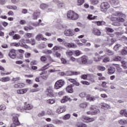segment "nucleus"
Listing matches in <instances>:
<instances>
[{
	"label": "nucleus",
	"instance_id": "1",
	"mask_svg": "<svg viewBox=\"0 0 127 127\" xmlns=\"http://www.w3.org/2000/svg\"><path fill=\"white\" fill-rule=\"evenodd\" d=\"M127 16L122 12H116L114 15L110 16V18L112 21H118V22H124Z\"/></svg>",
	"mask_w": 127,
	"mask_h": 127
},
{
	"label": "nucleus",
	"instance_id": "2",
	"mask_svg": "<svg viewBox=\"0 0 127 127\" xmlns=\"http://www.w3.org/2000/svg\"><path fill=\"white\" fill-rule=\"evenodd\" d=\"M79 15L73 11L69 10L67 13V19H71L72 20H76L78 19Z\"/></svg>",
	"mask_w": 127,
	"mask_h": 127
},
{
	"label": "nucleus",
	"instance_id": "3",
	"mask_svg": "<svg viewBox=\"0 0 127 127\" xmlns=\"http://www.w3.org/2000/svg\"><path fill=\"white\" fill-rule=\"evenodd\" d=\"M57 40L59 42H63L65 47H68L69 48H76V47H77V45H76V44L65 42L63 39L61 38H58Z\"/></svg>",
	"mask_w": 127,
	"mask_h": 127
},
{
	"label": "nucleus",
	"instance_id": "4",
	"mask_svg": "<svg viewBox=\"0 0 127 127\" xmlns=\"http://www.w3.org/2000/svg\"><path fill=\"white\" fill-rule=\"evenodd\" d=\"M33 106L31 105V104H27V103H25L24 108L21 107V106L17 107V111H19V112H23L24 110H32Z\"/></svg>",
	"mask_w": 127,
	"mask_h": 127
},
{
	"label": "nucleus",
	"instance_id": "5",
	"mask_svg": "<svg viewBox=\"0 0 127 127\" xmlns=\"http://www.w3.org/2000/svg\"><path fill=\"white\" fill-rule=\"evenodd\" d=\"M65 84V81L64 80L61 79L58 80L55 84L54 88L56 90H58V89H60V88H62L63 85Z\"/></svg>",
	"mask_w": 127,
	"mask_h": 127
},
{
	"label": "nucleus",
	"instance_id": "6",
	"mask_svg": "<svg viewBox=\"0 0 127 127\" xmlns=\"http://www.w3.org/2000/svg\"><path fill=\"white\" fill-rule=\"evenodd\" d=\"M100 8L102 11H105L110 8V4L108 2H103L100 5Z\"/></svg>",
	"mask_w": 127,
	"mask_h": 127
},
{
	"label": "nucleus",
	"instance_id": "7",
	"mask_svg": "<svg viewBox=\"0 0 127 127\" xmlns=\"http://www.w3.org/2000/svg\"><path fill=\"white\" fill-rule=\"evenodd\" d=\"M17 116L18 115L13 116L12 120L13 123L11 124L10 127H16V126H18V125H19V121H18V117H17Z\"/></svg>",
	"mask_w": 127,
	"mask_h": 127
},
{
	"label": "nucleus",
	"instance_id": "8",
	"mask_svg": "<svg viewBox=\"0 0 127 127\" xmlns=\"http://www.w3.org/2000/svg\"><path fill=\"white\" fill-rule=\"evenodd\" d=\"M64 34L65 36H73L75 34V32L73 30L66 29L64 31Z\"/></svg>",
	"mask_w": 127,
	"mask_h": 127
},
{
	"label": "nucleus",
	"instance_id": "9",
	"mask_svg": "<svg viewBox=\"0 0 127 127\" xmlns=\"http://www.w3.org/2000/svg\"><path fill=\"white\" fill-rule=\"evenodd\" d=\"M81 120L82 122H84V123H91V122H94L95 121V119L87 117L86 116H83L81 118Z\"/></svg>",
	"mask_w": 127,
	"mask_h": 127
},
{
	"label": "nucleus",
	"instance_id": "10",
	"mask_svg": "<svg viewBox=\"0 0 127 127\" xmlns=\"http://www.w3.org/2000/svg\"><path fill=\"white\" fill-rule=\"evenodd\" d=\"M8 56L12 59H15V58H16V53L15 52V50H11L9 52Z\"/></svg>",
	"mask_w": 127,
	"mask_h": 127
},
{
	"label": "nucleus",
	"instance_id": "11",
	"mask_svg": "<svg viewBox=\"0 0 127 127\" xmlns=\"http://www.w3.org/2000/svg\"><path fill=\"white\" fill-rule=\"evenodd\" d=\"M78 61H81L80 64H87V62H88V57L83 56L79 59Z\"/></svg>",
	"mask_w": 127,
	"mask_h": 127
},
{
	"label": "nucleus",
	"instance_id": "12",
	"mask_svg": "<svg viewBox=\"0 0 127 127\" xmlns=\"http://www.w3.org/2000/svg\"><path fill=\"white\" fill-rule=\"evenodd\" d=\"M90 110L92 111L93 115H98L100 113V110L98 109V107L97 106H92L90 108Z\"/></svg>",
	"mask_w": 127,
	"mask_h": 127
},
{
	"label": "nucleus",
	"instance_id": "13",
	"mask_svg": "<svg viewBox=\"0 0 127 127\" xmlns=\"http://www.w3.org/2000/svg\"><path fill=\"white\" fill-rule=\"evenodd\" d=\"M81 72L77 71H68L66 72V76H72V75H80Z\"/></svg>",
	"mask_w": 127,
	"mask_h": 127
},
{
	"label": "nucleus",
	"instance_id": "14",
	"mask_svg": "<svg viewBox=\"0 0 127 127\" xmlns=\"http://www.w3.org/2000/svg\"><path fill=\"white\" fill-rule=\"evenodd\" d=\"M28 88H24L22 89H18L16 91L17 94L22 95L23 94H25L27 92Z\"/></svg>",
	"mask_w": 127,
	"mask_h": 127
},
{
	"label": "nucleus",
	"instance_id": "15",
	"mask_svg": "<svg viewBox=\"0 0 127 127\" xmlns=\"http://www.w3.org/2000/svg\"><path fill=\"white\" fill-rule=\"evenodd\" d=\"M68 101L71 102L72 100H71V98H70V97H69L68 96H64L61 100V102L63 104H64V103H67Z\"/></svg>",
	"mask_w": 127,
	"mask_h": 127
},
{
	"label": "nucleus",
	"instance_id": "16",
	"mask_svg": "<svg viewBox=\"0 0 127 127\" xmlns=\"http://www.w3.org/2000/svg\"><path fill=\"white\" fill-rule=\"evenodd\" d=\"M73 86H74V84H70L69 85H68L66 88V92H67V93H73Z\"/></svg>",
	"mask_w": 127,
	"mask_h": 127
},
{
	"label": "nucleus",
	"instance_id": "17",
	"mask_svg": "<svg viewBox=\"0 0 127 127\" xmlns=\"http://www.w3.org/2000/svg\"><path fill=\"white\" fill-rule=\"evenodd\" d=\"M65 111L66 109L64 107H59L56 111V113L57 114H62V113L65 112Z\"/></svg>",
	"mask_w": 127,
	"mask_h": 127
},
{
	"label": "nucleus",
	"instance_id": "18",
	"mask_svg": "<svg viewBox=\"0 0 127 127\" xmlns=\"http://www.w3.org/2000/svg\"><path fill=\"white\" fill-rule=\"evenodd\" d=\"M92 32L94 35H97L98 36H100L101 34V31L97 28H94Z\"/></svg>",
	"mask_w": 127,
	"mask_h": 127
},
{
	"label": "nucleus",
	"instance_id": "19",
	"mask_svg": "<svg viewBox=\"0 0 127 127\" xmlns=\"http://www.w3.org/2000/svg\"><path fill=\"white\" fill-rule=\"evenodd\" d=\"M10 80V78H9V77L8 76L3 77L0 78V81L1 82H3V83L8 82Z\"/></svg>",
	"mask_w": 127,
	"mask_h": 127
},
{
	"label": "nucleus",
	"instance_id": "20",
	"mask_svg": "<svg viewBox=\"0 0 127 127\" xmlns=\"http://www.w3.org/2000/svg\"><path fill=\"white\" fill-rule=\"evenodd\" d=\"M52 122L53 124H55L56 125H61V124H63V121L58 119H54L52 121Z\"/></svg>",
	"mask_w": 127,
	"mask_h": 127
},
{
	"label": "nucleus",
	"instance_id": "21",
	"mask_svg": "<svg viewBox=\"0 0 127 127\" xmlns=\"http://www.w3.org/2000/svg\"><path fill=\"white\" fill-rule=\"evenodd\" d=\"M25 86V84L24 83H17L15 85H14V88H23Z\"/></svg>",
	"mask_w": 127,
	"mask_h": 127
},
{
	"label": "nucleus",
	"instance_id": "22",
	"mask_svg": "<svg viewBox=\"0 0 127 127\" xmlns=\"http://www.w3.org/2000/svg\"><path fill=\"white\" fill-rule=\"evenodd\" d=\"M101 105L103 109H111V106L108 104L103 102L101 103Z\"/></svg>",
	"mask_w": 127,
	"mask_h": 127
},
{
	"label": "nucleus",
	"instance_id": "23",
	"mask_svg": "<svg viewBox=\"0 0 127 127\" xmlns=\"http://www.w3.org/2000/svg\"><path fill=\"white\" fill-rule=\"evenodd\" d=\"M110 2L113 5H118L120 3V1L118 0H110Z\"/></svg>",
	"mask_w": 127,
	"mask_h": 127
},
{
	"label": "nucleus",
	"instance_id": "24",
	"mask_svg": "<svg viewBox=\"0 0 127 127\" xmlns=\"http://www.w3.org/2000/svg\"><path fill=\"white\" fill-rule=\"evenodd\" d=\"M40 13L38 12L37 11H35L33 14V19H37L38 17H39V15Z\"/></svg>",
	"mask_w": 127,
	"mask_h": 127
},
{
	"label": "nucleus",
	"instance_id": "25",
	"mask_svg": "<svg viewBox=\"0 0 127 127\" xmlns=\"http://www.w3.org/2000/svg\"><path fill=\"white\" fill-rule=\"evenodd\" d=\"M116 42V40L115 39H111L110 40H108V45L109 46H112L114 43Z\"/></svg>",
	"mask_w": 127,
	"mask_h": 127
},
{
	"label": "nucleus",
	"instance_id": "26",
	"mask_svg": "<svg viewBox=\"0 0 127 127\" xmlns=\"http://www.w3.org/2000/svg\"><path fill=\"white\" fill-rule=\"evenodd\" d=\"M116 72V68L114 67H111L108 69L109 74H114Z\"/></svg>",
	"mask_w": 127,
	"mask_h": 127
},
{
	"label": "nucleus",
	"instance_id": "27",
	"mask_svg": "<svg viewBox=\"0 0 127 127\" xmlns=\"http://www.w3.org/2000/svg\"><path fill=\"white\" fill-rule=\"evenodd\" d=\"M96 99H97V97L92 96H87L86 98V100L87 101H90V102H94V101H95Z\"/></svg>",
	"mask_w": 127,
	"mask_h": 127
},
{
	"label": "nucleus",
	"instance_id": "28",
	"mask_svg": "<svg viewBox=\"0 0 127 127\" xmlns=\"http://www.w3.org/2000/svg\"><path fill=\"white\" fill-rule=\"evenodd\" d=\"M48 97H54V93H53V90L52 89H48Z\"/></svg>",
	"mask_w": 127,
	"mask_h": 127
},
{
	"label": "nucleus",
	"instance_id": "29",
	"mask_svg": "<svg viewBox=\"0 0 127 127\" xmlns=\"http://www.w3.org/2000/svg\"><path fill=\"white\" fill-rule=\"evenodd\" d=\"M119 123L120 125H127V119H121L119 121Z\"/></svg>",
	"mask_w": 127,
	"mask_h": 127
},
{
	"label": "nucleus",
	"instance_id": "30",
	"mask_svg": "<svg viewBox=\"0 0 127 127\" xmlns=\"http://www.w3.org/2000/svg\"><path fill=\"white\" fill-rule=\"evenodd\" d=\"M50 65V64H47L46 65H45L44 66H43L39 71H45V70H47L48 69V66Z\"/></svg>",
	"mask_w": 127,
	"mask_h": 127
},
{
	"label": "nucleus",
	"instance_id": "31",
	"mask_svg": "<svg viewBox=\"0 0 127 127\" xmlns=\"http://www.w3.org/2000/svg\"><path fill=\"white\" fill-rule=\"evenodd\" d=\"M113 60L114 61H121L122 60V57L119 56H115L113 58Z\"/></svg>",
	"mask_w": 127,
	"mask_h": 127
},
{
	"label": "nucleus",
	"instance_id": "32",
	"mask_svg": "<svg viewBox=\"0 0 127 127\" xmlns=\"http://www.w3.org/2000/svg\"><path fill=\"white\" fill-rule=\"evenodd\" d=\"M40 7L41 9H46L48 7V5L45 3L41 4Z\"/></svg>",
	"mask_w": 127,
	"mask_h": 127
},
{
	"label": "nucleus",
	"instance_id": "33",
	"mask_svg": "<svg viewBox=\"0 0 127 127\" xmlns=\"http://www.w3.org/2000/svg\"><path fill=\"white\" fill-rule=\"evenodd\" d=\"M76 127H87L86 124L82 123H78L76 124Z\"/></svg>",
	"mask_w": 127,
	"mask_h": 127
},
{
	"label": "nucleus",
	"instance_id": "34",
	"mask_svg": "<svg viewBox=\"0 0 127 127\" xmlns=\"http://www.w3.org/2000/svg\"><path fill=\"white\" fill-rule=\"evenodd\" d=\"M55 103V100H54V99H48L47 101V103L50 104V105H52V104H54Z\"/></svg>",
	"mask_w": 127,
	"mask_h": 127
},
{
	"label": "nucleus",
	"instance_id": "35",
	"mask_svg": "<svg viewBox=\"0 0 127 127\" xmlns=\"http://www.w3.org/2000/svg\"><path fill=\"white\" fill-rule=\"evenodd\" d=\"M19 44H20V46H21V47H23L25 44V40H21L19 42Z\"/></svg>",
	"mask_w": 127,
	"mask_h": 127
},
{
	"label": "nucleus",
	"instance_id": "36",
	"mask_svg": "<svg viewBox=\"0 0 127 127\" xmlns=\"http://www.w3.org/2000/svg\"><path fill=\"white\" fill-rule=\"evenodd\" d=\"M13 39L14 40H18V39H20V36L18 34H15L12 36Z\"/></svg>",
	"mask_w": 127,
	"mask_h": 127
},
{
	"label": "nucleus",
	"instance_id": "37",
	"mask_svg": "<svg viewBox=\"0 0 127 127\" xmlns=\"http://www.w3.org/2000/svg\"><path fill=\"white\" fill-rule=\"evenodd\" d=\"M42 38V34H39L36 37V39L38 41H40Z\"/></svg>",
	"mask_w": 127,
	"mask_h": 127
},
{
	"label": "nucleus",
	"instance_id": "38",
	"mask_svg": "<svg viewBox=\"0 0 127 127\" xmlns=\"http://www.w3.org/2000/svg\"><path fill=\"white\" fill-rule=\"evenodd\" d=\"M96 17H97V16H93L92 14L88 15L87 18L88 19H89L90 20H92L93 19H95Z\"/></svg>",
	"mask_w": 127,
	"mask_h": 127
},
{
	"label": "nucleus",
	"instance_id": "39",
	"mask_svg": "<svg viewBox=\"0 0 127 127\" xmlns=\"http://www.w3.org/2000/svg\"><path fill=\"white\" fill-rule=\"evenodd\" d=\"M63 48H62V47H60V46H55L53 49V50H54L55 51H58V50H61L62 49H63Z\"/></svg>",
	"mask_w": 127,
	"mask_h": 127
},
{
	"label": "nucleus",
	"instance_id": "40",
	"mask_svg": "<svg viewBox=\"0 0 127 127\" xmlns=\"http://www.w3.org/2000/svg\"><path fill=\"white\" fill-rule=\"evenodd\" d=\"M121 54L122 55H127V48H124L121 51Z\"/></svg>",
	"mask_w": 127,
	"mask_h": 127
},
{
	"label": "nucleus",
	"instance_id": "41",
	"mask_svg": "<svg viewBox=\"0 0 127 127\" xmlns=\"http://www.w3.org/2000/svg\"><path fill=\"white\" fill-rule=\"evenodd\" d=\"M70 118H71V115H70V114H66L65 115H64V116L63 117V120H69V119H70Z\"/></svg>",
	"mask_w": 127,
	"mask_h": 127
},
{
	"label": "nucleus",
	"instance_id": "42",
	"mask_svg": "<svg viewBox=\"0 0 127 127\" xmlns=\"http://www.w3.org/2000/svg\"><path fill=\"white\" fill-rule=\"evenodd\" d=\"M77 5H82L84 2H85V0H77Z\"/></svg>",
	"mask_w": 127,
	"mask_h": 127
},
{
	"label": "nucleus",
	"instance_id": "43",
	"mask_svg": "<svg viewBox=\"0 0 127 127\" xmlns=\"http://www.w3.org/2000/svg\"><path fill=\"white\" fill-rule=\"evenodd\" d=\"M90 78L89 79V81L90 82H92V83H94L95 82V76L93 75H90Z\"/></svg>",
	"mask_w": 127,
	"mask_h": 127
},
{
	"label": "nucleus",
	"instance_id": "44",
	"mask_svg": "<svg viewBox=\"0 0 127 127\" xmlns=\"http://www.w3.org/2000/svg\"><path fill=\"white\" fill-rule=\"evenodd\" d=\"M58 5L59 8H62V7H63V6H64V3L59 1L58 2Z\"/></svg>",
	"mask_w": 127,
	"mask_h": 127
},
{
	"label": "nucleus",
	"instance_id": "45",
	"mask_svg": "<svg viewBox=\"0 0 127 127\" xmlns=\"http://www.w3.org/2000/svg\"><path fill=\"white\" fill-rule=\"evenodd\" d=\"M87 106H88L87 103H81L79 105L80 108H82V109H84V108H86Z\"/></svg>",
	"mask_w": 127,
	"mask_h": 127
},
{
	"label": "nucleus",
	"instance_id": "46",
	"mask_svg": "<svg viewBox=\"0 0 127 127\" xmlns=\"http://www.w3.org/2000/svg\"><path fill=\"white\" fill-rule=\"evenodd\" d=\"M106 30L107 31V32H110V33H113L115 30L114 29L109 28V27H106Z\"/></svg>",
	"mask_w": 127,
	"mask_h": 127
},
{
	"label": "nucleus",
	"instance_id": "47",
	"mask_svg": "<svg viewBox=\"0 0 127 127\" xmlns=\"http://www.w3.org/2000/svg\"><path fill=\"white\" fill-rule=\"evenodd\" d=\"M120 47H121V45L118 44L114 46V50L117 51V50H119V48H120Z\"/></svg>",
	"mask_w": 127,
	"mask_h": 127
},
{
	"label": "nucleus",
	"instance_id": "48",
	"mask_svg": "<svg viewBox=\"0 0 127 127\" xmlns=\"http://www.w3.org/2000/svg\"><path fill=\"white\" fill-rule=\"evenodd\" d=\"M112 25H114L115 26H120L121 24L120 23V22L115 21V22L112 23Z\"/></svg>",
	"mask_w": 127,
	"mask_h": 127
},
{
	"label": "nucleus",
	"instance_id": "49",
	"mask_svg": "<svg viewBox=\"0 0 127 127\" xmlns=\"http://www.w3.org/2000/svg\"><path fill=\"white\" fill-rule=\"evenodd\" d=\"M25 35L27 38H31L33 36V34L30 33H27L25 34Z\"/></svg>",
	"mask_w": 127,
	"mask_h": 127
},
{
	"label": "nucleus",
	"instance_id": "50",
	"mask_svg": "<svg viewBox=\"0 0 127 127\" xmlns=\"http://www.w3.org/2000/svg\"><path fill=\"white\" fill-rule=\"evenodd\" d=\"M0 110L4 111L6 109V106H5V105L2 104L0 105Z\"/></svg>",
	"mask_w": 127,
	"mask_h": 127
},
{
	"label": "nucleus",
	"instance_id": "51",
	"mask_svg": "<svg viewBox=\"0 0 127 127\" xmlns=\"http://www.w3.org/2000/svg\"><path fill=\"white\" fill-rule=\"evenodd\" d=\"M98 69L99 70V71H105V70H106V67L104 66H99L98 67Z\"/></svg>",
	"mask_w": 127,
	"mask_h": 127
},
{
	"label": "nucleus",
	"instance_id": "52",
	"mask_svg": "<svg viewBox=\"0 0 127 127\" xmlns=\"http://www.w3.org/2000/svg\"><path fill=\"white\" fill-rule=\"evenodd\" d=\"M92 4H98L99 3V0H91Z\"/></svg>",
	"mask_w": 127,
	"mask_h": 127
},
{
	"label": "nucleus",
	"instance_id": "53",
	"mask_svg": "<svg viewBox=\"0 0 127 127\" xmlns=\"http://www.w3.org/2000/svg\"><path fill=\"white\" fill-rule=\"evenodd\" d=\"M40 60L42 62H45V61L47 60V58H46L45 56H42L40 58Z\"/></svg>",
	"mask_w": 127,
	"mask_h": 127
},
{
	"label": "nucleus",
	"instance_id": "54",
	"mask_svg": "<svg viewBox=\"0 0 127 127\" xmlns=\"http://www.w3.org/2000/svg\"><path fill=\"white\" fill-rule=\"evenodd\" d=\"M81 84H83V85H87V86H89V85H90V82L87 81H81Z\"/></svg>",
	"mask_w": 127,
	"mask_h": 127
},
{
	"label": "nucleus",
	"instance_id": "55",
	"mask_svg": "<svg viewBox=\"0 0 127 127\" xmlns=\"http://www.w3.org/2000/svg\"><path fill=\"white\" fill-rule=\"evenodd\" d=\"M94 61L95 62H98V61H101V58L100 57H96L94 58Z\"/></svg>",
	"mask_w": 127,
	"mask_h": 127
},
{
	"label": "nucleus",
	"instance_id": "56",
	"mask_svg": "<svg viewBox=\"0 0 127 127\" xmlns=\"http://www.w3.org/2000/svg\"><path fill=\"white\" fill-rule=\"evenodd\" d=\"M38 117H44L45 116V112L42 111L38 115Z\"/></svg>",
	"mask_w": 127,
	"mask_h": 127
},
{
	"label": "nucleus",
	"instance_id": "57",
	"mask_svg": "<svg viewBox=\"0 0 127 127\" xmlns=\"http://www.w3.org/2000/svg\"><path fill=\"white\" fill-rule=\"evenodd\" d=\"M12 46H15L16 47H18V46H20L19 43H12L11 44Z\"/></svg>",
	"mask_w": 127,
	"mask_h": 127
},
{
	"label": "nucleus",
	"instance_id": "58",
	"mask_svg": "<svg viewBox=\"0 0 127 127\" xmlns=\"http://www.w3.org/2000/svg\"><path fill=\"white\" fill-rule=\"evenodd\" d=\"M79 97L81 98H85V97H86V93L85 92H82L80 93Z\"/></svg>",
	"mask_w": 127,
	"mask_h": 127
},
{
	"label": "nucleus",
	"instance_id": "59",
	"mask_svg": "<svg viewBox=\"0 0 127 127\" xmlns=\"http://www.w3.org/2000/svg\"><path fill=\"white\" fill-rule=\"evenodd\" d=\"M109 61H110V58H109V57H105L103 59V62H104V63L109 62Z\"/></svg>",
	"mask_w": 127,
	"mask_h": 127
},
{
	"label": "nucleus",
	"instance_id": "60",
	"mask_svg": "<svg viewBox=\"0 0 127 127\" xmlns=\"http://www.w3.org/2000/svg\"><path fill=\"white\" fill-rule=\"evenodd\" d=\"M20 80V77H13L12 79V81H14V82H16V81H19Z\"/></svg>",
	"mask_w": 127,
	"mask_h": 127
},
{
	"label": "nucleus",
	"instance_id": "61",
	"mask_svg": "<svg viewBox=\"0 0 127 127\" xmlns=\"http://www.w3.org/2000/svg\"><path fill=\"white\" fill-rule=\"evenodd\" d=\"M19 23L21 24L22 25H23L24 24H26V21L24 20H21L19 22Z\"/></svg>",
	"mask_w": 127,
	"mask_h": 127
},
{
	"label": "nucleus",
	"instance_id": "62",
	"mask_svg": "<svg viewBox=\"0 0 127 127\" xmlns=\"http://www.w3.org/2000/svg\"><path fill=\"white\" fill-rule=\"evenodd\" d=\"M35 43H36V42L35 41V40L34 39H31V44L32 45H35Z\"/></svg>",
	"mask_w": 127,
	"mask_h": 127
},
{
	"label": "nucleus",
	"instance_id": "63",
	"mask_svg": "<svg viewBox=\"0 0 127 127\" xmlns=\"http://www.w3.org/2000/svg\"><path fill=\"white\" fill-rule=\"evenodd\" d=\"M62 64H66L67 63V61L64 58H62L61 59Z\"/></svg>",
	"mask_w": 127,
	"mask_h": 127
},
{
	"label": "nucleus",
	"instance_id": "64",
	"mask_svg": "<svg viewBox=\"0 0 127 127\" xmlns=\"http://www.w3.org/2000/svg\"><path fill=\"white\" fill-rule=\"evenodd\" d=\"M107 52H108L109 55H114V53L110 50H107Z\"/></svg>",
	"mask_w": 127,
	"mask_h": 127
}]
</instances>
